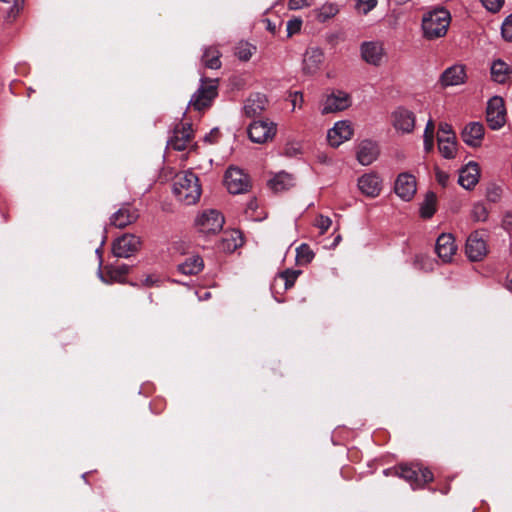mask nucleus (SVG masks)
I'll return each instance as SVG.
<instances>
[{"instance_id": "1", "label": "nucleus", "mask_w": 512, "mask_h": 512, "mask_svg": "<svg viewBox=\"0 0 512 512\" xmlns=\"http://www.w3.org/2000/svg\"><path fill=\"white\" fill-rule=\"evenodd\" d=\"M173 193L185 205L198 202L202 194L198 176L189 170L177 173L173 181Z\"/></svg>"}, {"instance_id": "2", "label": "nucleus", "mask_w": 512, "mask_h": 512, "mask_svg": "<svg viewBox=\"0 0 512 512\" xmlns=\"http://www.w3.org/2000/svg\"><path fill=\"white\" fill-rule=\"evenodd\" d=\"M451 23V14L445 8H436L425 13L422 17V36L433 41L446 36Z\"/></svg>"}, {"instance_id": "3", "label": "nucleus", "mask_w": 512, "mask_h": 512, "mask_svg": "<svg viewBox=\"0 0 512 512\" xmlns=\"http://www.w3.org/2000/svg\"><path fill=\"white\" fill-rule=\"evenodd\" d=\"M395 474L407 481L413 489L421 488L433 480V473L419 464H403L395 468Z\"/></svg>"}, {"instance_id": "4", "label": "nucleus", "mask_w": 512, "mask_h": 512, "mask_svg": "<svg viewBox=\"0 0 512 512\" xmlns=\"http://www.w3.org/2000/svg\"><path fill=\"white\" fill-rule=\"evenodd\" d=\"M218 95V79H201V84L192 95L189 106L201 111L211 106Z\"/></svg>"}, {"instance_id": "5", "label": "nucleus", "mask_w": 512, "mask_h": 512, "mask_svg": "<svg viewBox=\"0 0 512 512\" xmlns=\"http://www.w3.org/2000/svg\"><path fill=\"white\" fill-rule=\"evenodd\" d=\"M224 217L214 209L203 211L195 220L198 231L205 235L216 234L223 228Z\"/></svg>"}, {"instance_id": "6", "label": "nucleus", "mask_w": 512, "mask_h": 512, "mask_svg": "<svg viewBox=\"0 0 512 512\" xmlns=\"http://www.w3.org/2000/svg\"><path fill=\"white\" fill-rule=\"evenodd\" d=\"M224 183L232 194H242L249 191L251 182L249 176L240 168L229 167L225 173Z\"/></svg>"}, {"instance_id": "7", "label": "nucleus", "mask_w": 512, "mask_h": 512, "mask_svg": "<svg viewBox=\"0 0 512 512\" xmlns=\"http://www.w3.org/2000/svg\"><path fill=\"white\" fill-rule=\"evenodd\" d=\"M141 239L133 234H125L112 244V253L118 258H129L139 251Z\"/></svg>"}, {"instance_id": "8", "label": "nucleus", "mask_w": 512, "mask_h": 512, "mask_svg": "<svg viewBox=\"0 0 512 512\" xmlns=\"http://www.w3.org/2000/svg\"><path fill=\"white\" fill-rule=\"evenodd\" d=\"M276 134V125L267 120L254 121L249 125L248 136L252 142L265 143Z\"/></svg>"}, {"instance_id": "9", "label": "nucleus", "mask_w": 512, "mask_h": 512, "mask_svg": "<svg viewBox=\"0 0 512 512\" xmlns=\"http://www.w3.org/2000/svg\"><path fill=\"white\" fill-rule=\"evenodd\" d=\"M194 138L191 124H177L173 130V134L168 140V146L174 150L182 151L187 149Z\"/></svg>"}, {"instance_id": "10", "label": "nucleus", "mask_w": 512, "mask_h": 512, "mask_svg": "<svg viewBox=\"0 0 512 512\" xmlns=\"http://www.w3.org/2000/svg\"><path fill=\"white\" fill-rule=\"evenodd\" d=\"M486 118L490 128L500 129L506 122V109L501 97H493L489 100Z\"/></svg>"}, {"instance_id": "11", "label": "nucleus", "mask_w": 512, "mask_h": 512, "mask_svg": "<svg viewBox=\"0 0 512 512\" xmlns=\"http://www.w3.org/2000/svg\"><path fill=\"white\" fill-rule=\"evenodd\" d=\"M352 124L347 120L338 121L328 130L327 140L330 146L337 148L353 136Z\"/></svg>"}, {"instance_id": "12", "label": "nucleus", "mask_w": 512, "mask_h": 512, "mask_svg": "<svg viewBox=\"0 0 512 512\" xmlns=\"http://www.w3.org/2000/svg\"><path fill=\"white\" fill-rule=\"evenodd\" d=\"M465 252L471 261H481L488 253L487 244L483 235L475 231L466 241Z\"/></svg>"}, {"instance_id": "13", "label": "nucleus", "mask_w": 512, "mask_h": 512, "mask_svg": "<svg viewBox=\"0 0 512 512\" xmlns=\"http://www.w3.org/2000/svg\"><path fill=\"white\" fill-rule=\"evenodd\" d=\"M360 51L362 59L373 66H380L385 57L383 44L378 41L362 43Z\"/></svg>"}, {"instance_id": "14", "label": "nucleus", "mask_w": 512, "mask_h": 512, "mask_svg": "<svg viewBox=\"0 0 512 512\" xmlns=\"http://www.w3.org/2000/svg\"><path fill=\"white\" fill-rule=\"evenodd\" d=\"M416 179L412 174L401 173L398 175L394 191L404 201H410L416 193Z\"/></svg>"}, {"instance_id": "15", "label": "nucleus", "mask_w": 512, "mask_h": 512, "mask_svg": "<svg viewBox=\"0 0 512 512\" xmlns=\"http://www.w3.org/2000/svg\"><path fill=\"white\" fill-rule=\"evenodd\" d=\"M361 193L367 197L375 198L382 190V180L375 172H370L359 177L357 182Z\"/></svg>"}, {"instance_id": "16", "label": "nucleus", "mask_w": 512, "mask_h": 512, "mask_svg": "<svg viewBox=\"0 0 512 512\" xmlns=\"http://www.w3.org/2000/svg\"><path fill=\"white\" fill-rule=\"evenodd\" d=\"M415 114L405 108H397L392 114L394 128L401 133H411L415 127Z\"/></svg>"}, {"instance_id": "17", "label": "nucleus", "mask_w": 512, "mask_h": 512, "mask_svg": "<svg viewBox=\"0 0 512 512\" xmlns=\"http://www.w3.org/2000/svg\"><path fill=\"white\" fill-rule=\"evenodd\" d=\"M435 251L444 263L450 262L457 251V245L455 244L453 235L449 233L441 234L437 238Z\"/></svg>"}, {"instance_id": "18", "label": "nucleus", "mask_w": 512, "mask_h": 512, "mask_svg": "<svg viewBox=\"0 0 512 512\" xmlns=\"http://www.w3.org/2000/svg\"><path fill=\"white\" fill-rule=\"evenodd\" d=\"M351 105L350 97L343 91H337L327 96L323 103L322 113L329 114L343 111Z\"/></svg>"}, {"instance_id": "19", "label": "nucleus", "mask_w": 512, "mask_h": 512, "mask_svg": "<svg viewBox=\"0 0 512 512\" xmlns=\"http://www.w3.org/2000/svg\"><path fill=\"white\" fill-rule=\"evenodd\" d=\"M139 214L137 209L129 204L123 205L110 218L111 225L116 228H125L126 226L136 222Z\"/></svg>"}, {"instance_id": "20", "label": "nucleus", "mask_w": 512, "mask_h": 512, "mask_svg": "<svg viewBox=\"0 0 512 512\" xmlns=\"http://www.w3.org/2000/svg\"><path fill=\"white\" fill-rule=\"evenodd\" d=\"M379 156L378 145L371 140H363L356 150V158L361 165L372 164Z\"/></svg>"}, {"instance_id": "21", "label": "nucleus", "mask_w": 512, "mask_h": 512, "mask_svg": "<svg viewBox=\"0 0 512 512\" xmlns=\"http://www.w3.org/2000/svg\"><path fill=\"white\" fill-rule=\"evenodd\" d=\"M480 170L476 162H469L459 172L458 183L465 189H472L479 181Z\"/></svg>"}, {"instance_id": "22", "label": "nucleus", "mask_w": 512, "mask_h": 512, "mask_svg": "<svg viewBox=\"0 0 512 512\" xmlns=\"http://www.w3.org/2000/svg\"><path fill=\"white\" fill-rule=\"evenodd\" d=\"M323 59L324 54L321 49L315 47L308 49L304 54L303 71L310 75L316 73L320 69Z\"/></svg>"}, {"instance_id": "23", "label": "nucleus", "mask_w": 512, "mask_h": 512, "mask_svg": "<svg viewBox=\"0 0 512 512\" xmlns=\"http://www.w3.org/2000/svg\"><path fill=\"white\" fill-rule=\"evenodd\" d=\"M466 78L465 68L462 65H454L447 68L441 75L442 86H454L464 83Z\"/></svg>"}, {"instance_id": "24", "label": "nucleus", "mask_w": 512, "mask_h": 512, "mask_svg": "<svg viewBox=\"0 0 512 512\" xmlns=\"http://www.w3.org/2000/svg\"><path fill=\"white\" fill-rule=\"evenodd\" d=\"M267 98L265 95L256 93L251 95L244 104L243 110L246 116L255 117L260 115L267 106Z\"/></svg>"}, {"instance_id": "25", "label": "nucleus", "mask_w": 512, "mask_h": 512, "mask_svg": "<svg viewBox=\"0 0 512 512\" xmlns=\"http://www.w3.org/2000/svg\"><path fill=\"white\" fill-rule=\"evenodd\" d=\"M484 136V127L478 122H471L462 131L463 141L472 147L480 145Z\"/></svg>"}, {"instance_id": "26", "label": "nucleus", "mask_w": 512, "mask_h": 512, "mask_svg": "<svg viewBox=\"0 0 512 512\" xmlns=\"http://www.w3.org/2000/svg\"><path fill=\"white\" fill-rule=\"evenodd\" d=\"M512 75V67L501 59L495 60L491 65V77L493 81L504 84Z\"/></svg>"}, {"instance_id": "27", "label": "nucleus", "mask_w": 512, "mask_h": 512, "mask_svg": "<svg viewBox=\"0 0 512 512\" xmlns=\"http://www.w3.org/2000/svg\"><path fill=\"white\" fill-rule=\"evenodd\" d=\"M221 52L217 46H208L204 49L201 57V64L205 68L219 69L221 68Z\"/></svg>"}, {"instance_id": "28", "label": "nucleus", "mask_w": 512, "mask_h": 512, "mask_svg": "<svg viewBox=\"0 0 512 512\" xmlns=\"http://www.w3.org/2000/svg\"><path fill=\"white\" fill-rule=\"evenodd\" d=\"M129 266L122 264L119 266L109 265L105 267V277L101 275L103 281L107 283L124 282L126 275L129 272Z\"/></svg>"}, {"instance_id": "29", "label": "nucleus", "mask_w": 512, "mask_h": 512, "mask_svg": "<svg viewBox=\"0 0 512 512\" xmlns=\"http://www.w3.org/2000/svg\"><path fill=\"white\" fill-rule=\"evenodd\" d=\"M204 268L203 259L199 255H192L178 265V270L185 275H195Z\"/></svg>"}, {"instance_id": "30", "label": "nucleus", "mask_w": 512, "mask_h": 512, "mask_svg": "<svg viewBox=\"0 0 512 512\" xmlns=\"http://www.w3.org/2000/svg\"><path fill=\"white\" fill-rule=\"evenodd\" d=\"M293 181L292 175L280 172L269 180L268 185L274 192H282L291 188L294 185Z\"/></svg>"}, {"instance_id": "31", "label": "nucleus", "mask_w": 512, "mask_h": 512, "mask_svg": "<svg viewBox=\"0 0 512 512\" xmlns=\"http://www.w3.org/2000/svg\"><path fill=\"white\" fill-rule=\"evenodd\" d=\"M438 149L441 155L447 159H452L456 156V137L439 138Z\"/></svg>"}, {"instance_id": "32", "label": "nucleus", "mask_w": 512, "mask_h": 512, "mask_svg": "<svg viewBox=\"0 0 512 512\" xmlns=\"http://www.w3.org/2000/svg\"><path fill=\"white\" fill-rule=\"evenodd\" d=\"M435 205H436L435 194L432 192L427 193L425 196V199L420 207L421 217L426 218V219L431 218L436 211Z\"/></svg>"}, {"instance_id": "33", "label": "nucleus", "mask_w": 512, "mask_h": 512, "mask_svg": "<svg viewBox=\"0 0 512 512\" xmlns=\"http://www.w3.org/2000/svg\"><path fill=\"white\" fill-rule=\"evenodd\" d=\"M339 12L338 6L333 3H325L317 10L316 18L320 22H325L333 18Z\"/></svg>"}, {"instance_id": "34", "label": "nucleus", "mask_w": 512, "mask_h": 512, "mask_svg": "<svg viewBox=\"0 0 512 512\" xmlns=\"http://www.w3.org/2000/svg\"><path fill=\"white\" fill-rule=\"evenodd\" d=\"M256 47L248 42L241 41L235 47V55L241 61H248L255 53Z\"/></svg>"}, {"instance_id": "35", "label": "nucleus", "mask_w": 512, "mask_h": 512, "mask_svg": "<svg viewBox=\"0 0 512 512\" xmlns=\"http://www.w3.org/2000/svg\"><path fill=\"white\" fill-rule=\"evenodd\" d=\"M314 258V253L307 244H301L296 249V261L300 265H306L310 263Z\"/></svg>"}, {"instance_id": "36", "label": "nucleus", "mask_w": 512, "mask_h": 512, "mask_svg": "<svg viewBox=\"0 0 512 512\" xmlns=\"http://www.w3.org/2000/svg\"><path fill=\"white\" fill-rule=\"evenodd\" d=\"M300 274V270L286 269L285 271L279 273L278 278L284 281V288L285 290H288L294 285Z\"/></svg>"}, {"instance_id": "37", "label": "nucleus", "mask_w": 512, "mask_h": 512, "mask_svg": "<svg viewBox=\"0 0 512 512\" xmlns=\"http://www.w3.org/2000/svg\"><path fill=\"white\" fill-rule=\"evenodd\" d=\"M488 209L483 203H476L474 204L472 210H471V217L474 221L480 222V221H486L488 218Z\"/></svg>"}, {"instance_id": "38", "label": "nucleus", "mask_w": 512, "mask_h": 512, "mask_svg": "<svg viewBox=\"0 0 512 512\" xmlns=\"http://www.w3.org/2000/svg\"><path fill=\"white\" fill-rule=\"evenodd\" d=\"M501 32L506 41H512V14L504 20Z\"/></svg>"}, {"instance_id": "39", "label": "nucleus", "mask_w": 512, "mask_h": 512, "mask_svg": "<svg viewBox=\"0 0 512 512\" xmlns=\"http://www.w3.org/2000/svg\"><path fill=\"white\" fill-rule=\"evenodd\" d=\"M481 2L488 11L493 13L498 12L504 4V0H481Z\"/></svg>"}, {"instance_id": "40", "label": "nucleus", "mask_w": 512, "mask_h": 512, "mask_svg": "<svg viewBox=\"0 0 512 512\" xmlns=\"http://www.w3.org/2000/svg\"><path fill=\"white\" fill-rule=\"evenodd\" d=\"M502 189L497 185H492L487 189V199L491 202H497L501 198Z\"/></svg>"}, {"instance_id": "41", "label": "nucleus", "mask_w": 512, "mask_h": 512, "mask_svg": "<svg viewBox=\"0 0 512 512\" xmlns=\"http://www.w3.org/2000/svg\"><path fill=\"white\" fill-rule=\"evenodd\" d=\"M302 20L299 18L291 19L287 22L288 36L298 33L301 30Z\"/></svg>"}, {"instance_id": "42", "label": "nucleus", "mask_w": 512, "mask_h": 512, "mask_svg": "<svg viewBox=\"0 0 512 512\" xmlns=\"http://www.w3.org/2000/svg\"><path fill=\"white\" fill-rule=\"evenodd\" d=\"M332 221L329 217L320 215L316 220V226L320 229L321 234H324L331 226Z\"/></svg>"}, {"instance_id": "43", "label": "nucleus", "mask_w": 512, "mask_h": 512, "mask_svg": "<svg viewBox=\"0 0 512 512\" xmlns=\"http://www.w3.org/2000/svg\"><path fill=\"white\" fill-rule=\"evenodd\" d=\"M446 137H455L452 127L447 123H441L438 130V139Z\"/></svg>"}, {"instance_id": "44", "label": "nucleus", "mask_w": 512, "mask_h": 512, "mask_svg": "<svg viewBox=\"0 0 512 512\" xmlns=\"http://www.w3.org/2000/svg\"><path fill=\"white\" fill-rule=\"evenodd\" d=\"M308 6H310L308 0H289L288 2V8L290 10H299Z\"/></svg>"}, {"instance_id": "45", "label": "nucleus", "mask_w": 512, "mask_h": 512, "mask_svg": "<svg viewBox=\"0 0 512 512\" xmlns=\"http://www.w3.org/2000/svg\"><path fill=\"white\" fill-rule=\"evenodd\" d=\"M435 175H436L437 182L441 186L445 187L447 185V183H448L449 175L446 172H444V171H442L440 169H436Z\"/></svg>"}, {"instance_id": "46", "label": "nucleus", "mask_w": 512, "mask_h": 512, "mask_svg": "<svg viewBox=\"0 0 512 512\" xmlns=\"http://www.w3.org/2000/svg\"><path fill=\"white\" fill-rule=\"evenodd\" d=\"M358 4L363 8V11L367 13L377 5V0H358Z\"/></svg>"}, {"instance_id": "47", "label": "nucleus", "mask_w": 512, "mask_h": 512, "mask_svg": "<svg viewBox=\"0 0 512 512\" xmlns=\"http://www.w3.org/2000/svg\"><path fill=\"white\" fill-rule=\"evenodd\" d=\"M434 129V122L432 119H429L424 130V137H434Z\"/></svg>"}, {"instance_id": "48", "label": "nucleus", "mask_w": 512, "mask_h": 512, "mask_svg": "<svg viewBox=\"0 0 512 512\" xmlns=\"http://www.w3.org/2000/svg\"><path fill=\"white\" fill-rule=\"evenodd\" d=\"M292 105L293 107L295 108L296 105H299L301 106L302 103H303V95L301 92H295L293 95H292Z\"/></svg>"}, {"instance_id": "49", "label": "nucleus", "mask_w": 512, "mask_h": 512, "mask_svg": "<svg viewBox=\"0 0 512 512\" xmlns=\"http://www.w3.org/2000/svg\"><path fill=\"white\" fill-rule=\"evenodd\" d=\"M434 146V137H424V148L426 151H431Z\"/></svg>"}, {"instance_id": "50", "label": "nucleus", "mask_w": 512, "mask_h": 512, "mask_svg": "<svg viewBox=\"0 0 512 512\" xmlns=\"http://www.w3.org/2000/svg\"><path fill=\"white\" fill-rule=\"evenodd\" d=\"M157 281H158V279L154 278V276H152V275H149V276H146L145 279L142 280V284L144 286L150 287V286L154 285Z\"/></svg>"}, {"instance_id": "51", "label": "nucleus", "mask_w": 512, "mask_h": 512, "mask_svg": "<svg viewBox=\"0 0 512 512\" xmlns=\"http://www.w3.org/2000/svg\"><path fill=\"white\" fill-rule=\"evenodd\" d=\"M505 286L512 292V270L507 274Z\"/></svg>"}, {"instance_id": "52", "label": "nucleus", "mask_w": 512, "mask_h": 512, "mask_svg": "<svg viewBox=\"0 0 512 512\" xmlns=\"http://www.w3.org/2000/svg\"><path fill=\"white\" fill-rule=\"evenodd\" d=\"M504 224L505 225H512V215L507 214L504 218Z\"/></svg>"}, {"instance_id": "53", "label": "nucleus", "mask_w": 512, "mask_h": 512, "mask_svg": "<svg viewBox=\"0 0 512 512\" xmlns=\"http://www.w3.org/2000/svg\"><path fill=\"white\" fill-rule=\"evenodd\" d=\"M341 241V235H337L334 239L333 245L336 246Z\"/></svg>"}, {"instance_id": "54", "label": "nucleus", "mask_w": 512, "mask_h": 512, "mask_svg": "<svg viewBox=\"0 0 512 512\" xmlns=\"http://www.w3.org/2000/svg\"><path fill=\"white\" fill-rule=\"evenodd\" d=\"M397 2V4L399 5H404L406 3H408L410 0H395Z\"/></svg>"}, {"instance_id": "55", "label": "nucleus", "mask_w": 512, "mask_h": 512, "mask_svg": "<svg viewBox=\"0 0 512 512\" xmlns=\"http://www.w3.org/2000/svg\"><path fill=\"white\" fill-rule=\"evenodd\" d=\"M209 297H210V293L209 292H205L202 298L207 299Z\"/></svg>"}, {"instance_id": "56", "label": "nucleus", "mask_w": 512, "mask_h": 512, "mask_svg": "<svg viewBox=\"0 0 512 512\" xmlns=\"http://www.w3.org/2000/svg\"><path fill=\"white\" fill-rule=\"evenodd\" d=\"M420 259L421 260H428V261H430L428 258L420 257V258H417L416 262H418Z\"/></svg>"}, {"instance_id": "57", "label": "nucleus", "mask_w": 512, "mask_h": 512, "mask_svg": "<svg viewBox=\"0 0 512 512\" xmlns=\"http://www.w3.org/2000/svg\"><path fill=\"white\" fill-rule=\"evenodd\" d=\"M447 492H448V488H447V489H445V490H442V493H443V494H447Z\"/></svg>"}]
</instances>
